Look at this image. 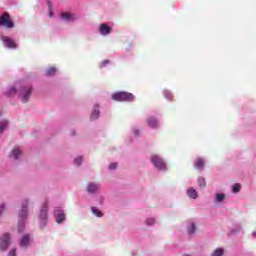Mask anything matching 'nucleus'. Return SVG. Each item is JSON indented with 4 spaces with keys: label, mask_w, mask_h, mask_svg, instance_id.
<instances>
[{
    "label": "nucleus",
    "mask_w": 256,
    "mask_h": 256,
    "mask_svg": "<svg viewBox=\"0 0 256 256\" xmlns=\"http://www.w3.org/2000/svg\"><path fill=\"white\" fill-rule=\"evenodd\" d=\"M113 101H119V102H132L135 101V96L132 93L129 92H116L112 94Z\"/></svg>",
    "instance_id": "1"
},
{
    "label": "nucleus",
    "mask_w": 256,
    "mask_h": 256,
    "mask_svg": "<svg viewBox=\"0 0 256 256\" xmlns=\"http://www.w3.org/2000/svg\"><path fill=\"white\" fill-rule=\"evenodd\" d=\"M27 205H29V201H25L24 203H22V208L19 212V225H18V231L19 233H22V231H24L25 226L23 225V221H25V219H27Z\"/></svg>",
    "instance_id": "2"
},
{
    "label": "nucleus",
    "mask_w": 256,
    "mask_h": 256,
    "mask_svg": "<svg viewBox=\"0 0 256 256\" xmlns=\"http://www.w3.org/2000/svg\"><path fill=\"white\" fill-rule=\"evenodd\" d=\"M0 27H6V29H13L15 22L11 20L9 13H4L0 16Z\"/></svg>",
    "instance_id": "3"
},
{
    "label": "nucleus",
    "mask_w": 256,
    "mask_h": 256,
    "mask_svg": "<svg viewBox=\"0 0 256 256\" xmlns=\"http://www.w3.org/2000/svg\"><path fill=\"white\" fill-rule=\"evenodd\" d=\"M151 163L154 165V167H156V169H159L160 171H165V169H167V164H165L163 158L157 155H152Z\"/></svg>",
    "instance_id": "4"
},
{
    "label": "nucleus",
    "mask_w": 256,
    "mask_h": 256,
    "mask_svg": "<svg viewBox=\"0 0 256 256\" xmlns=\"http://www.w3.org/2000/svg\"><path fill=\"white\" fill-rule=\"evenodd\" d=\"M10 243H11V236L9 235V233H5L4 235H2L0 239L1 251H5L7 247H9Z\"/></svg>",
    "instance_id": "5"
},
{
    "label": "nucleus",
    "mask_w": 256,
    "mask_h": 256,
    "mask_svg": "<svg viewBox=\"0 0 256 256\" xmlns=\"http://www.w3.org/2000/svg\"><path fill=\"white\" fill-rule=\"evenodd\" d=\"M33 88L31 86H24L21 89L22 102L27 103L29 101V96L31 95Z\"/></svg>",
    "instance_id": "6"
},
{
    "label": "nucleus",
    "mask_w": 256,
    "mask_h": 256,
    "mask_svg": "<svg viewBox=\"0 0 256 256\" xmlns=\"http://www.w3.org/2000/svg\"><path fill=\"white\" fill-rule=\"evenodd\" d=\"M5 47L8 49H17V43H15V40L12 38H9L8 36H2L1 37Z\"/></svg>",
    "instance_id": "7"
},
{
    "label": "nucleus",
    "mask_w": 256,
    "mask_h": 256,
    "mask_svg": "<svg viewBox=\"0 0 256 256\" xmlns=\"http://www.w3.org/2000/svg\"><path fill=\"white\" fill-rule=\"evenodd\" d=\"M40 225L45 227L47 225V204H45L40 212Z\"/></svg>",
    "instance_id": "8"
},
{
    "label": "nucleus",
    "mask_w": 256,
    "mask_h": 256,
    "mask_svg": "<svg viewBox=\"0 0 256 256\" xmlns=\"http://www.w3.org/2000/svg\"><path fill=\"white\" fill-rule=\"evenodd\" d=\"M54 215L57 223H63L66 219L65 212H63V210L56 209L54 211Z\"/></svg>",
    "instance_id": "9"
},
{
    "label": "nucleus",
    "mask_w": 256,
    "mask_h": 256,
    "mask_svg": "<svg viewBox=\"0 0 256 256\" xmlns=\"http://www.w3.org/2000/svg\"><path fill=\"white\" fill-rule=\"evenodd\" d=\"M147 125L151 129H157V127H159V121H157L155 117H149L147 119Z\"/></svg>",
    "instance_id": "10"
},
{
    "label": "nucleus",
    "mask_w": 256,
    "mask_h": 256,
    "mask_svg": "<svg viewBox=\"0 0 256 256\" xmlns=\"http://www.w3.org/2000/svg\"><path fill=\"white\" fill-rule=\"evenodd\" d=\"M99 31L102 35H109L112 31L111 27L107 26V24L103 23L99 27Z\"/></svg>",
    "instance_id": "11"
},
{
    "label": "nucleus",
    "mask_w": 256,
    "mask_h": 256,
    "mask_svg": "<svg viewBox=\"0 0 256 256\" xmlns=\"http://www.w3.org/2000/svg\"><path fill=\"white\" fill-rule=\"evenodd\" d=\"M88 193H97L99 191V184L91 182L87 186Z\"/></svg>",
    "instance_id": "12"
},
{
    "label": "nucleus",
    "mask_w": 256,
    "mask_h": 256,
    "mask_svg": "<svg viewBox=\"0 0 256 256\" xmlns=\"http://www.w3.org/2000/svg\"><path fill=\"white\" fill-rule=\"evenodd\" d=\"M61 17L64 19V21H75V15L69 12L62 13Z\"/></svg>",
    "instance_id": "13"
},
{
    "label": "nucleus",
    "mask_w": 256,
    "mask_h": 256,
    "mask_svg": "<svg viewBox=\"0 0 256 256\" xmlns=\"http://www.w3.org/2000/svg\"><path fill=\"white\" fill-rule=\"evenodd\" d=\"M194 167L201 170L205 167V162L201 158H197L194 162Z\"/></svg>",
    "instance_id": "14"
},
{
    "label": "nucleus",
    "mask_w": 256,
    "mask_h": 256,
    "mask_svg": "<svg viewBox=\"0 0 256 256\" xmlns=\"http://www.w3.org/2000/svg\"><path fill=\"white\" fill-rule=\"evenodd\" d=\"M21 247H27L29 245V235L25 234L20 242Z\"/></svg>",
    "instance_id": "15"
},
{
    "label": "nucleus",
    "mask_w": 256,
    "mask_h": 256,
    "mask_svg": "<svg viewBox=\"0 0 256 256\" xmlns=\"http://www.w3.org/2000/svg\"><path fill=\"white\" fill-rule=\"evenodd\" d=\"M21 155V150L15 148L11 151L10 157H13V159H19V156Z\"/></svg>",
    "instance_id": "16"
},
{
    "label": "nucleus",
    "mask_w": 256,
    "mask_h": 256,
    "mask_svg": "<svg viewBox=\"0 0 256 256\" xmlns=\"http://www.w3.org/2000/svg\"><path fill=\"white\" fill-rule=\"evenodd\" d=\"M187 194H188V196H190L191 199H197V197H198L197 190H195L193 188H190L187 191Z\"/></svg>",
    "instance_id": "17"
},
{
    "label": "nucleus",
    "mask_w": 256,
    "mask_h": 256,
    "mask_svg": "<svg viewBox=\"0 0 256 256\" xmlns=\"http://www.w3.org/2000/svg\"><path fill=\"white\" fill-rule=\"evenodd\" d=\"M57 73V68L55 67H50L46 70V75L48 77H53V75H55Z\"/></svg>",
    "instance_id": "18"
},
{
    "label": "nucleus",
    "mask_w": 256,
    "mask_h": 256,
    "mask_svg": "<svg viewBox=\"0 0 256 256\" xmlns=\"http://www.w3.org/2000/svg\"><path fill=\"white\" fill-rule=\"evenodd\" d=\"M91 211H92L93 215H96V217H103V212H101V210L97 209V207L93 206L91 208Z\"/></svg>",
    "instance_id": "19"
},
{
    "label": "nucleus",
    "mask_w": 256,
    "mask_h": 256,
    "mask_svg": "<svg viewBox=\"0 0 256 256\" xmlns=\"http://www.w3.org/2000/svg\"><path fill=\"white\" fill-rule=\"evenodd\" d=\"M198 185H199V187H207V182L205 181V178L199 177L198 178Z\"/></svg>",
    "instance_id": "20"
},
{
    "label": "nucleus",
    "mask_w": 256,
    "mask_h": 256,
    "mask_svg": "<svg viewBox=\"0 0 256 256\" xmlns=\"http://www.w3.org/2000/svg\"><path fill=\"white\" fill-rule=\"evenodd\" d=\"M99 118V110L95 109L92 113H91V120L95 121V119Z\"/></svg>",
    "instance_id": "21"
},
{
    "label": "nucleus",
    "mask_w": 256,
    "mask_h": 256,
    "mask_svg": "<svg viewBox=\"0 0 256 256\" xmlns=\"http://www.w3.org/2000/svg\"><path fill=\"white\" fill-rule=\"evenodd\" d=\"M223 248H217L214 252H213V254H212V256H223Z\"/></svg>",
    "instance_id": "22"
},
{
    "label": "nucleus",
    "mask_w": 256,
    "mask_h": 256,
    "mask_svg": "<svg viewBox=\"0 0 256 256\" xmlns=\"http://www.w3.org/2000/svg\"><path fill=\"white\" fill-rule=\"evenodd\" d=\"M232 191L233 193H239L241 191V184H234Z\"/></svg>",
    "instance_id": "23"
},
{
    "label": "nucleus",
    "mask_w": 256,
    "mask_h": 256,
    "mask_svg": "<svg viewBox=\"0 0 256 256\" xmlns=\"http://www.w3.org/2000/svg\"><path fill=\"white\" fill-rule=\"evenodd\" d=\"M8 122L7 121H2L0 123V134L3 133V131H5V127H7Z\"/></svg>",
    "instance_id": "24"
},
{
    "label": "nucleus",
    "mask_w": 256,
    "mask_h": 256,
    "mask_svg": "<svg viewBox=\"0 0 256 256\" xmlns=\"http://www.w3.org/2000/svg\"><path fill=\"white\" fill-rule=\"evenodd\" d=\"M17 93V88L11 87L10 91L7 93L8 97H12V95H15Z\"/></svg>",
    "instance_id": "25"
},
{
    "label": "nucleus",
    "mask_w": 256,
    "mask_h": 256,
    "mask_svg": "<svg viewBox=\"0 0 256 256\" xmlns=\"http://www.w3.org/2000/svg\"><path fill=\"white\" fill-rule=\"evenodd\" d=\"M197 227L194 223L191 224V227L188 228V233L191 235L196 231Z\"/></svg>",
    "instance_id": "26"
},
{
    "label": "nucleus",
    "mask_w": 256,
    "mask_h": 256,
    "mask_svg": "<svg viewBox=\"0 0 256 256\" xmlns=\"http://www.w3.org/2000/svg\"><path fill=\"white\" fill-rule=\"evenodd\" d=\"M225 199V194H217L216 195V201L221 202Z\"/></svg>",
    "instance_id": "27"
},
{
    "label": "nucleus",
    "mask_w": 256,
    "mask_h": 256,
    "mask_svg": "<svg viewBox=\"0 0 256 256\" xmlns=\"http://www.w3.org/2000/svg\"><path fill=\"white\" fill-rule=\"evenodd\" d=\"M75 165H81L83 163V157H78L74 160Z\"/></svg>",
    "instance_id": "28"
},
{
    "label": "nucleus",
    "mask_w": 256,
    "mask_h": 256,
    "mask_svg": "<svg viewBox=\"0 0 256 256\" xmlns=\"http://www.w3.org/2000/svg\"><path fill=\"white\" fill-rule=\"evenodd\" d=\"M164 95L166 97V99L172 100L173 99V95L171 94V92L169 91H165Z\"/></svg>",
    "instance_id": "29"
},
{
    "label": "nucleus",
    "mask_w": 256,
    "mask_h": 256,
    "mask_svg": "<svg viewBox=\"0 0 256 256\" xmlns=\"http://www.w3.org/2000/svg\"><path fill=\"white\" fill-rule=\"evenodd\" d=\"M146 223H147V225H154V224H155V219H153V218H148V219L146 220Z\"/></svg>",
    "instance_id": "30"
},
{
    "label": "nucleus",
    "mask_w": 256,
    "mask_h": 256,
    "mask_svg": "<svg viewBox=\"0 0 256 256\" xmlns=\"http://www.w3.org/2000/svg\"><path fill=\"white\" fill-rule=\"evenodd\" d=\"M17 250L15 248H13L10 252L8 256H16Z\"/></svg>",
    "instance_id": "31"
},
{
    "label": "nucleus",
    "mask_w": 256,
    "mask_h": 256,
    "mask_svg": "<svg viewBox=\"0 0 256 256\" xmlns=\"http://www.w3.org/2000/svg\"><path fill=\"white\" fill-rule=\"evenodd\" d=\"M117 167V163H111L110 165H109V169L110 170H113V169H115Z\"/></svg>",
    "instance_id": "32"
},
{
    "label": "nucleus",
    "mask_w": 256,
    "mask_h": 256,
    "mask_svg": "<svg viewBox=\"0 0 256 256\" xmlns=\"http://www.w3.org/2000/svg\"><path fill=\"white\" fill-rule=\"evenodd\" d=\"M102 65H103V67H105V65H109V60H104V61L102 62Z\"/></svg>",
    "instance_id": "33"
},
{
    "label": "nucleus",
    "mask_w": 256,
    "mask_h": 256,
    "mask_svg": "<svg viewBox=\"0 0 256 256\" xmlns=\"http://www.w3.org/2000/svg\"><path fill=\"white\" fill-rule=\"evenodd\" d=\"M134 135H139V130H134Z\"/></svg>",
    "instance_id": "34"
},
{
    "label": "nucleus",
    "mask_w": 256,
    "mask_h": 256,
    "mask_svg": "<svg viewBox=\"0 0 256 256\" xmlns=\"http://www.w3.org/2000/svg\"><path fill=\"white\" fill-rule=\"evenodd\" d=\"M50 17H53V12H50Z\"/></svg>",
    "instance_id": "35"
},
{
    "label": "nucleus",
    "mask_w": 256,
    "mask_h": 256,
    "mask_svg": "<svg viewBox=\"0 0 256 256\" xmlns=\"http://www.w3.org/2000/svg\"><path fill=\"white\" fill-rule=\"evenodd\" d=\"M253 236L256 237V232L253 233Z\"/></svg>",
    "instance_id": "36"
}]
</instances>
